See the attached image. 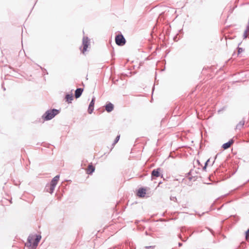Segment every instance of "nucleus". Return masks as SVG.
<instances>
[{"instance_id":"nucleus-1","label":"nucleus","mask_w":249,"mask_h":249,"mask_svg":"<svg viewBox=\"0 0 249 249\" xmlns=\"http://www.w3.org/2000/svg\"><path fill=\"white\" fill-rule=\"evenodd\" d=\"M41 239L40 235H36V238L34 235H30L28 238V246L32 248H36Z\"/></svg>"},{"instance_id":"nucleus-2","label":"nucleus","mask_w":249,"mask_h":249,"mask_svg":"<svg viewBox=\"0 0 249 249\" xmlns=\"http://www.w3.org/2000/svg\"><path fill=\"white\" fill-rule=\"evenodd\" d=\"M59 112V111L56 109L48 110L45 113L43 117H44L45 120H50L58 114Z\"/></svg>"},{"instance_id":"nucleus-3","label":"nucleus","mask_w":249,"mask_h":249,"mask_svg":"<svg viewBox=\"0 0 249 249\" xmlns=\"http://www.w3.org/2000/svg\"><path fill=\"white\" fill-rule=\"evenodd\" d=\"M115 41L116 44L119 46H123L125 43V38L122 35H119L116 36Z\"/></svg>"},{"instance_id":"nucleus-4","label":"nucleus","mask_w":249,"mask_h":249,"mask_svg":"<svg viewBox=\"0 0 249 249\" xmlns=\"http://www.w3.org/2000/svg\"><path fill=\"white\" fill-rule=\"evenodd\" d=\"M82 43L83 45V49L82 52L83 53H84V52L87 51V49L89 44V40L87 37H83Z\"/></svg>"},{"instance_id":"nucleus-5","label":"nucleus","mask_w":249,"mask_h":249,"mask_svg":"<svg viewBox=\"0 0 249 249\" xmlns=\"http://www.w3.org/2000/svg\"><path fill=\"white\" fill-rule=\"evenodd\" d=\"M160 168H159L156 169H154L152 171L151 173V178L152 179H154V177H159L160 176Z\"/></svg>"},{"instance_id":"nucleus-6","label":"nucleus","mask_w":249,"mask_h":249,"mask_svg":"<svg viewBox=\"0 0 249 249\" xmlns=\"http://www.w3.org/2000/svg\"><path fill=\"white\" fill-rule=\"evenodd\" d=\"M95 97H93L89 105V107H88V112L89 113V114H91L92 112H93V110L94 109V102H95Z\"/></svg>"},{"instance_id":"nucleus-7","label":"nucleus","mask_w":249,"mask_h":249,"mask_svg":"<svg viewBox=\"0 0 249 249\" xmlns=\"http://www.w3.org/2000/svg\"><path fill=\"white\" fill-rule=\"evenodd\" d=\"M146 194V190L143 188L140 189L137 193V195L139 197H144L145 195Z\"/></svg>"},{"instance_id":"nucleus-8","label":"nucleus","mask_w":249,"mask_h":249,"mask_svg":"<svg viewBox=\"0 0 249 249\" xmlns=\"http://www.w3.org/2000/svg\"><path fill=\"white\" fill-rule=\"evenodd\" d=\"M105 107L107 111L110 112L113 110L114 106L112 103H109L106 105Z\"/></svg>"},{"instance_id":"nucleus-9","label":"nucleus","mask_w":249,"mask_h":249,"mask_svg":"<svg viewBox=\"0 0 249 249\" xmlns=\"http://www.w3.org/2000/svg\"><path fill=\"white\" fill-rule=\"evenodd\" d=\"M233 143V140H231L228 142H226L222 145V148L224 149H227L230 147L231 145Z\"/></svg>"},{"instance_id":"nucleus-10","label":"nucleus","mask_w":249,"mask_h":249,"mask_svg":"<svg viewBox=\"0 0 249 249\" xmlns=\"http://www.w3.org/2000/svg\"><path fill=\"white\" fill-rule=\"evenodd\" d=\"M55 186L54 185H52L50 184L49 186H47L46 187V191L50 193V194H52L54 190Z\"/></svg>"},{"instance_id":"nucleus-11","label":"nucleus","mask_w":249,"mask_h":249,"mask_svg":"<svg viewBox=\"0 0 249 249\" xmlns=\"http://www.w3.org/2000/svg\"><path fill=\"white\" fill-rule=\"evenodd\" d=\"M83 89L81 88L77 89L75 91V97L76 98L80 97L81 95Z\"/></svg>"},{"instance_id":"nucleus-12","label":"nucleus","mask_w":249,"mask_h":249,"mask_svg":"<svg viewBox=\"0 0 249 249\" xmlns=\"http://www.w3.org/2000/svg\"><path fill=\"white\" fill-rule=\"evenodd\" d=\"M59 175H57L55 177H54L53 179L52 180L50 184L52 185H54V186H56V184H57V182L58 181V180L59 179Z\"/></svg>"},{"instance_id":"nucleus-13","label":"nucleus","mask_w":249,"mask_h":249,"mask_svg":"<svg viewBox=\"0 0 249 249\" xmlns=\"http://www.w3.org/2000/svg\"><path fill=\"white\" fill-rule=\"evenodd\" d=\"M95 170V168L92 165H89L87 169V173L89 174H92Z\"/></svg>"},{"instance_id":"nucleus-14","label":"nucleus","mask_w":249,"mask_h":249,"mask_svg":"<svg viewBox=\"0 0 249 249\" xmlns=\"http://www.w3.org/2000/svg\"><path fill=\"white\" fill-rule=\"evenodd\" d=\"M245 124V121L242 120L236 126V128L240 130L242 128H243L244 125Z\"/></svg>"},{"instance_id":"nucleus-15","label":"nucleus","mask_w":249,"mask_h":249,"mask_svg":"<svg viewBox=\"0 0 249 249\" xmlns=\"http://www.w3.org/2000/svg\"><path fill=\"white\" fill-rule=\"evenodd\" d=\"M66 99L67 102L71 103V101L73 100L72 94H67L66 96Z\"/></svg>"},{"instance_id":"nucleus-16","label":"nucleus","mask_w":249,"mask_h":249,"mask_svg":"<svg viewBox=\"0 0 249 249\" xmlns=\"http://www.w3.org/2000/svg\"><path fill=\"white\" fill-rule=\"evenodd\" d=\"M119 139H120V135H118L116 137V138L113 143V145H115L118 142V141L119 140Z\"/></svg>"},{"instance_id":"nucleus-17","label":"nucleus","mask_w":249,"mask_h":249,"mask_svg":"<svg viewBox=\"0 0 249 249\" xmlns=\"http://www.w3.org/2000/svg\"><path fill=\"white\" fill-rule=\"evenodd\" d=\"M155 246H151L145 247L143 249H154Z\"/></svg>"},{"instance_id":"nucleus-18","label":"nucleus","mask_w":249,"mask_h":249,"mask_svg":"<svg viewBox=\"0 0 249 249\" xmlns=\"http://www.w3.org/2000/svg\"><path fill=\"white\" fill-rule=\"evenodd\" d=\"M245 233H246V240H248L249 238V229L246 231Z\"/></svg>"},{"instance_id":"nucleus-19","label":"nucleus","mask_w":249,"mask_h":249,"mask_svg":"<svg viewBox=\"0 0 249 249\" xmlns=\"http://www.w3.org/2000/svg\"><path fill=\"white\" fill-rule=\"evenodd\" d=\"M170 199L171 200L174 201L176 202L177 201V199L175 196H170Z\"/></svg>"},{"instance_id":"nucleus-20","label":"nucleus","mask_w":249,"mask_h":249,"mask_svg":"<svg viewBox=\"0 0 249 249\" xmlns=\"http://www.w3.org/2000/svg\"><path fill=\"white\" fill-rule=\"evenodd\" d=\"M243 49L241 48H238V53L240 54L241 53L243 52Z\"/></svg>"},{"instance_id":"nucleus-21","label":"nucleus","mask_w":249,"mask_h":249,"mask_svg":"<svg viewBox=\"0 0 249 249\" xmlns=\"http://www.w3.org/2000/svg\"><path fill=\"white\" fill-rule=\"evenodd\" d=\"M247 33H247V31L244 32V35H243L244 38H246L247 37V36H248Z\"/></svg>"},{"instance_id":"nucleus-22","label":"nucleus","mask_w":249,"mask_h":249,"mask_svg":"<svg viewBox=\"0 0 249 249\" xmlns=\"http://www.w3.org/2000/svg\"><path fill=\"white\" fill-rule=\"evenodd\" d=\"M245 31H247V33L249 32V24L247 25V26L246 27V30Z\"/></svg>"},{"instance_id":"nucleus-23","label":"nucleus","mask_w":249,"mask_h":249,"mask_svg":"<svg viewBox=\"0 0 249 249\" xmlns=\"http://www.w3.org/2000/svg\"><path fill=\"white\" fill-rule=\"evenodd\" d=\"M209 160H208L206 162L205 164V166H204V167H203V169H206V166H207V163H208V162H209Z\"/></svg>"},{"instance_id":"nucleus-24","label":"nucleus","mask_w":249,"mask_h":249,"mask_svg":"<svg viewBox=\"0 0 249 249\" xmlns=\"http://www.w3.org/2000/svg\"><path fill=\"white\" fill-rule=\"evenodd\" d=\"M182 243H178V246H179V247L181 246H182Z\"/></svg>"}]
</instances>
